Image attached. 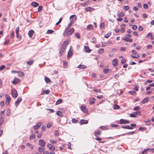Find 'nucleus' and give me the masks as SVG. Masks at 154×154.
Segmentation results:
<instances>
[{"mask_svg": "<svg viewBox=\"0 0 154 154\" xmlns=\"http://www.w3.org/2000/svg\"><path fill=\"white\" fill-rule=\"evenodd\" d=\"M18 73L19 74V76H20L23 77L24 75L23 73L22 72L18 71Z\"/></svg>", "mask_w": 154, "mask_h": 154, "instance_id": "48", "label": "nucleus"}, {"mask_svg": "<svg viewBox=\"0 0 154 154\" xmlns=\"http://www.w3.org/2000/svg\"><path fill=\"white\" fill-rule=\"evenodd\" d=\"M52 123L50 122L47 125V128H50L52 125Z\"/></svg>", "mask_w": 154, "mask_h": 154, "instance_id": "46", "label": "nucleus"}, {"mask_svg": "<svg viewBox=\"0 0 154 154\" xmlns=\"http://www.w3.org/2000/svg\"><path fill=\"white\" fill-rule=\"evenodd\" d=\"M74 31V29L73 28H71L69 30H65L63 34L64 37L70 36L73 33Z\"/></svg>", "mask_w": 154, "mask_h": 154, "instance_id": "1", "label": "nucleus"}, {"mask_svg": "<svg viewBox=\"0 0 154 154\" xmlns=\"http://www.w3.org/2000/svg\"><path fill=\"white\" fill-rule=\"evenodd\" d=\"M72 51H69L68 52L67 56V58L68 59H69L72 55Z\"/></svg>", "mask_w": 154, "mask_h": 154, "instance_id": "26", "label": "nucleus"}, {"mask_svg": "<svg viewBox=\"0 0 154 154\" xmlns=\"http://www.w3.org/2000/svg\"><path fill=\"white\" fill-rule=\"evenodd\" d=\"M11 94L13 98H16L18 96L17 92L15 89H12L11 91Z\"/></svg>", "mask_w": 154, "mask_h": 154, "instance_id": "3", "label": "nucleus"}, {"mask_svg": "<svg viewBox=\"0 0 154 154\" xmlns=\"http://www.w3.org/2000/svg\"><path fill=\"white\" fill-rule=\"evenodd\" d=\"M19 81V79L17 78H14L12 82V83L14 85L17 84Z\"/></svg>", "mask_w": 154, "mask_h": 154, "instance_id": "16", "label": "nucleus"}, {"mask_svg": "<svg viewBox=\"0 0 154 154\" xmlns=\"http://www.w3.org/2000/svg\"><path fill=\"white\" fill-rule=\"evenodd\" d=\"M129 116L131 117H136V116L135 115L134 112H133L132 113H131L130 114Z\"/></svg>", "mask_w": 154, "mask_h": 154, "instance_id": "55", "label": "nucleus"}, {"mask_svg": "<svg viewBox=\"0 0 154 154\" xmlns=\"http://www.w3.org/2000/svg\"><path fill=\"white\" fill-rule=\"evenodd\" d=\"M124 13L122 12H121L120 13L118 14V16L119 17H122L124 15Z\"/></svg>", "mask_w": 154, "mask_h": 154, "instance_id": "42", "label": "nucleus"}, {"mask_svg": "<svg viewBox=\"0 0 154 154\" xmlns=\"http://www.w3.org/2000/svg\"><path fill=\"white\" fill-rule=\"evenodd\" d=\"M101 132L99 130H97L94 132V135L96 137L100 135L101 134Z\"/></svg>", "mask_w": 154, "mask_h": 154, "instance_id": "14", "label": "nucleus"}, {"mask_svg": "<svg viewBox=\"0 0 154 154\" xmlns=\"http://www.w3.org/2000/svg\"><path fill=\"white\" fill-rule=\"evenodd\" d=\"M100 28L102 29H103L104 28V22L100 24Z\"/></svg>", "mask_w": 154, "mask_h": 154, "instance_id": "52", "label": "nucleus"}, {"mask_svg": "<svg viewBox=\"0 0 154 154\" xmlns=\"http://www.w3.org/2000/svg\"><path fill=\"white\" fill-rule=\"evenodd\" d=\"M62 20V17L60 18L59 20V21L56 23V25H58L61 22Z\"/></svg>", "mask_w": 154, "mask_h": 154, "instance_id": "53", "label": "nucleus"}, {"mask_svg": "<svg viewBox=\"0 0 154 154\" xmlns=\"http://www.w3.org/2000/svg\"><path fill=\"white\" fill-rule=\"evenodd\" d=\"M121 127L123 128L127 129H133V128L131 127L128 125H126L125 126H122Z\"/></svg>", "mask_w": 154, "mask_h": 154, "instance_id": "20", "label": "nucleus"}, {"mask_svg": "<svg viewBox=\"0 0 154 154\" xmlns=\"http://www.w3.org/2000/svg\"><path fill=\"white\" fill-rule=\"evenodd\" d=\"M85 10L87 11H91L94 10V9L91 7H88L86 8H85Z\"/></svg>", "mask_w": 154, "mask_h": 154, "instance_id": "23", "label": "nucleus"}, {"mask_svg": "<svg viewBox=\"0 0 154 154\" xmlns=\"http://www.w3.org/2000/svg\"><path fill=\"white\" fill-rule=\"evenodd\" d=\"M124 9L125 10H128L129 9V7L128 6H124Z\"/></svg>", "mask_w": 154, "mask_h": 154, "instance_id": "60", "label": "nucleus"}, {"mask_svg": "<svg viewBox=\"0 0 154 154\" xmlns=\"http://www.w3.org/2000/svg\"><path fill=\"white\" fill-rule=\"evenodd\" d=\"M112 63L113 65L114 66H117L118 64V60L117 59H113L112 60Z\"/></svg>", "mask_w": 154, "mask_h": 154, "instance_id": "10", "label": "nucleus"}, {"mask_svg": "<svg viewBox=\"0 0 154 154\" xmlns=\"http://www.w3.org/2000/svg\"><path fill=\"white\" fill-rule=\"evenodd\" d=\"M104 52V49L103 48L100 49L98 51V53L100 54H103Z\"/></svg>", "mask_w": 154, "mask_h": 154, "instance_id": "34", "label": "nucleus"}, {"mask_svg": "<svg viewBox=\"0 0 154 154\" xmlns=\"http://www.w3.org/2000/svg\"><path fill=\"white\" fill-rule=\"evenodd\" d=\"M67 145L68 146V148L70 149H71V143L70 142H69L68 143Z\"/></svg>", "mask_w": 154, "mask_h": 154, "instance_id": "59", "label": "nucleus"}, {"mask_svg": "<svg viewBox=\"0 0 154 154\" xmlns=\"http://www.w3.org/2000/svg\"><path fill=\"white\" fill-rule=\"evenodd\" d=\"M126 49V47H121L120 48V50L121 51H125Z\"/></svg>", "mask_w": 154, "mask_h": 154, "instance_id": "63", "label": "nucleus"}, {"mask_svg": "<svg viewBox=\"0 0 154 154\" xmlns=\"http://www.w3.org/2000/svg\"><path fill=\"white\" fill-rule=\"evenodd\" d=\"M69 43V41L68 40L64 41L62 45L61 48L65 49Z\"/></svg>", "mask_w": 154, "mask_h": 154, "instance_id": "6", "label": "nucleus"}, {"mask_svg": "<svg viewBox=\"0 0 154 154\" xmlns=\"http://www.w3.org/2000/svg\"><path fill=\"white\" fill-rule=\"evenodd\" d=\"M5 96V98H6L5 104L7 105H8L10 103L11 101V98L7 94H6Z\"/></svg>", "mask_w": 154, "mask_h": 154, "instance_id": "4", "label": "nucleus"}, {"mask_svg": "<svg viewBox=\"0 0 154 154\" xmlns=\"http://www.w3.org/2000/svg\"><path fill=\"white\" fill-rule=\"evenodd\" d=\"M42 6H39L38 8V12L40 11L42 9Z\"/></svg>", "mask_w": 154, "mask_h": 154, "instance_id": "62", "label": "nucleus"}, {"mask_svg": "<svg viewBox=\"0 0 154 154\" xmlns=\"http://www.w3.org/2000/svg\"><path fill=\"white\" fill-rule=\"evenodd\" d=\"M50 141L51 143H56L57 142V141L56 140H54L52 139H51L50 140Z\"/></svg>", "mask_w": 154, "mask_h": 154, "instance_id": "57", "label": "nucleus"}, {"mask_svg": "<svg viewBox=\"0 0 154 154\" xmlns=\"http://www.w3.org/2000/svg\"><path fill=\"white\" fill-rule=\"evenodd\" d=\"M100 128L102 130H107L109 129L108 128L103 126H100Z\"/></svg>", "mask_w": 154, "mask_h": 154, "instance_id": "40", "label": "nucleus"}, {"mask_svg": "<svg viewBox=\"0 0 154 154\" xmlns=\"http://www.w3.org/2000/svg\"><path fill=\"white\" fill-rule=\"evenodd\" d=\"M46 142L43 140H40L39 141V144L41 146L44 147L45 144Z\"/></svg>", "mask_w": 154, "mask_h": 154, "instance_id": "8", "label": "nucleus"}, {"mask_svg": "<svg viewBox=\"0 0 154 154\" xmlns=\"http://www.w3.org/2000/svg\"><path fill=\"white\" fill-rule=\"evenodd\" d=\"M22 100V99L21 98H20V97H19L17 100L15 102V105L16 106H17L20 102Z\"/></svg>", "mask_w": 154, "mask_h": 154, "instance_id": "11", "label": "nucleus"}, {"mask_svg": "<svg viewBox=\"0 0 154 154\" xmlns=\"http://www.w3.org/2000/svg\"><path fill=\"white\" fill-rule=\"evenodd\" d=\"M19 26L17 27L16 28V34H17V38H18V32H19Z\"/></svg>", "mask_w": 154, "mask_h": 154, "instance_id": "37", "label": "nucleus"}, {"mask_svg": "<svg viewBox=\"0 0 154 154\" xmlns=\"http://www.w3.org/2000/svg\"><path fill=\"white\" fill-rule=\"evenodd\" d=\"M140 109V107L139 106H137L134 108V110L138 111Z\"/></svg>", "mask_w": 154, "mask_h": 154, "instance_id": "54", "label": "nucleus"}, {"mask_svg": "<svg viewBox=\"0 0 154 154\" xmlns=\"http://www.w3.org/2000/svg\"><path fill=\"white\" fill-rule=\"evenodd\" d=\"M38 151L40 152H44L45 150L44 147L42 146V147H39L38 148Z\"/></svg>", "mask_w": 154, "mask_h": 154, "instance_id": "29", "label": "nucleus"}, {"mask_svg": "<svg viewBox=\"0 0 154 154\" xmlns=\"http://www.w3.org/2000/svg\"><path fill=\"white\" fill-rule=\"evenodd\" d=\"M149 98L148 97H146L144 98L141 102V103L142 104H144L146 103L149 100Z\"/></svg>", "mask_w": 154, "mask_h": 154, "instance_id": "15", "label": "nucleus"}, {"mask_svg": "<svg viewBox=\"0 0 154 154\" xmlns=\"http://www.w3.org/2000/svg\"><path fill=\"white\" fill-rule=\"evenodd\" d=\"M132 54L131 55V56L134 58L137 59L139 57V55L137 54V52L135 50H132L131 51Z\"/></svg>", "mask_w": 154, "mask_h": 154, "instance_id": "2", "label": "nucleus"}, {"mask_svg": "<svg viewBox=\"0 0 154 154\" xmlns=\"http://www.w3.org/2000/svg\"><path fill=\"white\" fill-rule=\"evenodd\" d=\"M88 122V121L84 119H81L80 122V124L82 125L83 124H87Z\"/></svg>", "mask_w": 154, "mask_h": 154, "instance_id": "13", "label": "nucleus"}, {"mask_svg": "<svg viewBox=\"0 0 154 154\" xmlns=\"http://www.w3.org/2000/svg\"><path fill=\"white\" fill-rule=\"evenodd\" d=\"M75 36L78 38L79 39L80 38V35L79 33H77L75 34Z\"/></svg>", "mask_w": 154, "mask_h": 154, "instance_id": "56", "label": "nucleus"}, {"mask_svg": "<svg viewBox=\"0 0 154 154\" xmlns=\"http://www.w3.org/2000/svg\"><path fill=\"white\" fill-rule=\"evenodd\" d=\"M109 72V70L108 69L104 68L103 69V72L105 74H107Z\"/></svg>", "mask_w": 154, "mask_h": 154, "instance_id": "33", "label": "nucleus"}, {"mask_svg": "<svg viewBox=\"0 0 154 154\" xmlns=\"http://www.w3.org/2000/svg\"><path fill=\"white\" fill-rule=\"evenodd\" d=\"M81 110L85 113H87L88 112V110L86 108V106H85L82 105L81 107Z\"/></svg>", "mask_w": 154, "mask_h": 154, "instance_id": "5", "label": "nucleus"}, {"mask_svg": "<svg viewBox=\"0 0 154 154\" xmlns=\"http://www.w3.org/2000/svg\"><path fill=\"white\" fill-rule=\"evenodd\" d=\"M34 32L32 30H30L28 32V35L29 37L31 38L32 37V35Z\"/></svg>", "mask_w": 154, "mask_h": 154, "instance_id": "17", "label": "nucleus"}, {"mask_svg": "<svg viewBox=\"0 0 154 154\" xmlns=\"http://www.w3.org/2000/svg\"><path fill=\"white\" fill-rule=\"evenodd\" d=\"M129 122V121L128 120H125L123 119H121L119 121V123L121 124H128Z\"/></svg>", "mask_w": 154, "mask_h": 154, "instance_id": "7", "label": "nucleus"}, {"mask_svg": "<svg viewBox=\"0 0 154 154\" xmlns=\"http://www.w3.org/2000/svg\"><path fill=\"white\" fill-rule=\"evenodd\" d=\"M45 80L46 83H48L51 82V80L47 77H45Z\"/></svg>", "mask_w": 154, "mask_h": 154, "instance_id": "31", "label": "nucleus"}, {"mask_svg": "<svg viewBox=\"0 0 154 154\" xmlns=\"http://www.w3.org/2000/svg\"><path fill=\"white\" fill-rule=\"evenodd\" d=\"M5 67V66L4 65H2L0 67V70H2L4 69Z\"/></svg>", "mask_w": 154, "mask_h": 154, "instance_id": "61", "label": "nucleus"}, {"mask_svg": "<svg viewBox=\"0 0 154 154\" xmlns=\"http://www.w3.org/2000/svg\"><path fill=\"white\" fill-rule=\"evenodd\" d=\"M131 35L130 34H127V35L125 38H126V39H128L129 38L131 37Z\"/></svg>", "mask_w": 154, "mask_h": 154, "instance_id": "50", "label": "nucleus"}, {"mask_svg": "<svg viewBox=\"0 0 154 154\" xmlns=\"http://www.w3.org/2000/svg\"><path fill=\"white\" fill-rule=\"evenodd\" d=\"M120 108L119 106L117 105H116L114 106L113 109H118Z\"/></svg>", "mask_w": 154, "mask_h": 154, "instance_id": "44", "label": "nucleus"}, {"mask_svg": "<svg viewBox=\"0 0 154 154\" xmlns=\"http://www.w3.org/2000/svg\"><path fill=\"white\" fill-rule=\"evenodd\" d=\"M128 92L129 94L133 95H135L136 94V92L134 91H130Z\"/></svg>", "mask_w": 154, "mask_h": 154, "instance_id": "41", "label": "nucleus"}, {"mask_svg": "<svg viewBox=\"0 0 154 154\" xmlns=\"http://www.w3.org/2000/svg\"><path fill=\"white\" fill-rule=\"evenodd\" d=\"M33 62L34 61L33 60H30L27 62V63L29 65H31L33 64Z\"/></svg>", "mask_w": 154, "mask_h": 154, "instance_id": "45", "label": "nucleus"}, {"mask_svg": "<svg viewBox=\"0 0 154 154\" xmlns=\"http://www.w3.org/2000/svg\"><path fill=\"white\" fill-rule=\"evenodd\" d=\"M62 100L61 99L58 100L57 102H56L55 105H58L62 103Z\"/></svg>", "mask_w": 154, "mask_h": 154, "instance_id": "38", "label": "nucleus"}, {"mask_svg": "<svg viewBox=\"0 0 154 154\" xmlns=\"http://www.w3.org/2000/svg\"><path fill=\"white\" fill-rule=\"evenodd\" d=\"M84 50L85 52L89 53L91 52V50L88 46H85L84 47Z\"/></svg>", "mask_w": 154, "mask_h": 154, "instance_id": "9", "label": "nucleus"}, {"mask_svg": "<svg viewBox=\"0 0 154 154\" xmlns=\"http://www.w3.org/2000/svg\"><path fill=\"white\" fill-rule=\"evenodd\" d=\"M4 119L2 116L0 118V126L3 123Z\"/></svg>", "mask_w": 154, "mask_h": 154, "instance_id": "39", "label": "nucleus"}, {"mask_svg": "<svg viewBox=\"0 0 154 154\" xmlns=\"http://www.w3.org/2000/svg\"><path fill=\"white\" fill-rule=\"evenodd\" d=\"M111 32H108L107 34H105L104 36V37L106 38H108L109 36L111 35Z\"/></svg>", "mask_w": 154, "mask_h": 154, "instance_id": "25", "label": "nucleus"}, {"mask_svg": "<svg viewBox=\"0 0 154 154\" xmlns=\"http://www.w3.org/2000/svg\"><path fill=\"white\" fill-rule=\"evenodd\" d=\"M87 29L88 30H91L93 29V28L92 25L89 24L87 26Z\"/></svg>", "mask_w": 154, "mask_h": 154, "instance_id": "21", "label": "nucleus"}, {"mask_svg": "<svg viewBox=\"0 0 154 154\" xmlns=\"http://www.w3.org/2000/svg\"><path fill=\"white\" fill-rule=\"evenodd\" d=\"M54 32V31L53 30H48L47 31V33L48 34H52Z\"/></svg>", "mask_w": 154, "mask_h": 154, "instance_id": "49", "label": "nucleus"}, {"mask_svg": "<svg viewBox=\"0 0 154 154\" xmlns=\"http://www.w3.org/2000/svg\"><path fill=\"white\" fill-rule=\"evenodd\" d=\"M87 67L86 66L83 65H79L77 66V68L81 69H86Z\"/></svg>", "mask_w": 154, "mask_h": 154, "instance_id": "24", "label": "nucleus"}, {"mask_svg": "<svg viewBox=\"0 0 154 154\" xmlns=\"http://www.w3.org/2000/svg\"><path fill=\"white\" fill-rule=\"evenodd\" d=\"M123 40H124L127 42H131L132 41V39L131 38H129L128 39H126V38H123Z\"/></svg>", "mask_w": 154, "mask_h": 154, "instance_id": "47", "label": "nucleus"}, {"mask_svg": "<svg viewBox=\"0 0 154 154\" xmlns=\"http://www.w3.org/2000/svg\"><path fill=\"white\" fill-rule=\"evenodd\" d=\"M10 114V112L9 109H8L7 111V113H6V115L7 116H9Z\"/></svg>", "mask_w": 154, "mask_h": 154, "instance_id": "64", "label": "nucleus"}, {"mask_svg": "<svg viewBox=\"0 0 154 154\" xmlns=\"http://www.w3.org/2000/svg\"><path fill=\"white\" fill-rule=\"evenodd\" d=\"M125 26V25L124 24H122L121 25V27L122 28L120 30L121 32L123 33L124 32Z\"/></svg>", "mask_w": 154, "mask_h": 154, "instance_id": "18", "label": "nucleus"}, {"mask_svg": "<svg viewBox=\"0 0 154 154\" xmlns=\"http://www.w3.org/2000/svg\"><path fill=\"white\" fill-rule=\"evenodd\" d=\"M38 4L35 2H33L31 3V5L33 6L34 7H36L38 6Z\"/></svg>", "mask_w": 154, "mask_h": 154, "instance_id": "22", "label": "nucleus"}, {"mask_svg": "<svg viewBox=\"0 0 154 154\" xmlns=\"http://www.w3.org/2000/svg\"><path fill=\"white\" fill-rule=\"evenodd\" d=\"M72 21H71L68 25L67 27L66 28L65 30L69 29L71 26H72Z\"/></svg>", "mask_w": 154, "mask_h": 154, "instance_id": "35", "label": "nucleus"}, {"mask_svg": "<svg viewBox=\"0 0 154 154\" xmlns=\"http://www.w3.org/2000/svg\"><path fill=\"white\" fill-rule=\"evenodd\" d=\"M65 49L61 48V49H60V52L59 54V56L60 57L61 56H62V55L63 54V53L64 52V51L65 50Z\"/></svg>", "mask_w": 154, "mask_h": 154, "instance_id": "19", "label": "nucleus"}, {"mask_svg": "<svg viewBox=\"0 0 154 154\" xmlns=\"http://www.w3.org/2000/svg\"><path fill=\"white\" fill-rule=\"evenodd\" d=\"M95 99L94 98H91L90 100V104H93L94 103V100Z\"/></svg>", "mask_w": 154, "mask_h": 154, "instance_id": "30", "label": "nucleus"}, {"mask_svg": "<svg viewBox=\"0 0 154 154\" xmlns=\"http://www.w3.org/2000/svg\"><path fill=\"white\" fill-rule=\"evenodd\" d=\"M42 122H39L37 123L36 125H35L34 127V129H38L42 125Z\"/></svg>", "mask_w": 154, "mask_h": 154, "instance_id": "12", "label": "nucleus"}, {"mask_svg": "<svg viewBox=\"0 0 154 154\" xmlns=\"http://www.w3.org/2000/svg\"><path fill=\"white\" fill-rule=\"evenodd\" d=\"M72 122L74 123H78V121L76 119L74 118L72 119Z\"/></svg>", "mask_w": 154, "mask_h": 154, "instance_id": "43", "label": "nucleus"}, {"mask_svg": "<svg viewBox=\"0 0 154 154\" xmlns=\"http://www.w3.org/2000/svg\"><path fill=\"white\" fill-rule=\"evenodd\" d=\"M55 149V147L53 146V145H52L49 148V149L51 151L54 150Z\"/></svg>", "mask_w": 154, "mask_h": 154, "instance_id": "58", "label": "nucleus"}, {"mask_svg": "<svg viewBox=\"0 0 154 154\" xmlns=\"http://www.w3.org/2000/svg\"><path fill=\"white\" fill-rule=\"evenodd\" d=\"M35 138V134H32L30 136V140H33Z\"/></svg>", "mask_w": 154, "mask_h": 154, "instance_id": "32", "label": "nucleus"}, {"mask_svg": "<svg viewBox=\"0 0 154 154\" xmlns=\"http://www.w3.org/2000/svg\"><path fill=\"white\" fill-rule=\"evenodd\" d=\"M63 65L64 68H66V67L68 65V63L66 62L63 61Z\"/></svg>", "mask_w": 154, "mask_h": 154, "instance_id": "51", "label": "nucleus"}, {"mask_svg": "<svg viewBox=\"0 0 154 154\" xmlns=\"http://www.w3.org/2000/svg\"><path fill=\"white\" fill-rule=\"evenodd\" d=\"M149 36H150V38L151 40H152L154 39V36H152V33H149L147 35V37H148Z\"/></svg>", "mask_w": 154, "mask_h": 154, "instance_id": "28", "label": "nucleus"}, {"mask_svg": "<svg viewBox=\"0 0 154 154\" xmlns=\"http://www.w3.org/2000/svg\"><path fill=\"white\" fill-rule=\"evenodd\" d=\"M26 146L29 147L30 148L32 149L33 148V146L32 145L30 144L29 143H27L26 144Z\"/></svg>", "mask_w": 154, "mask_h": 154, "instance_id": "36", "label": "nucleus"}, {"mask_svg": "<svg viewBox=\"0 0 154 154\" xmlns=\"http://www.w3.org/2000/svg\"><path fill=\"white\" fill-rule=\"evenodd\" d=\"M56 114L60 117H62L63 116V113L60 111H57L56 112Z\"/></svg>", "mask_w": 154, "mask_h": 154, "instance_id": "27", "label": "nucleus"}]
</instances>
